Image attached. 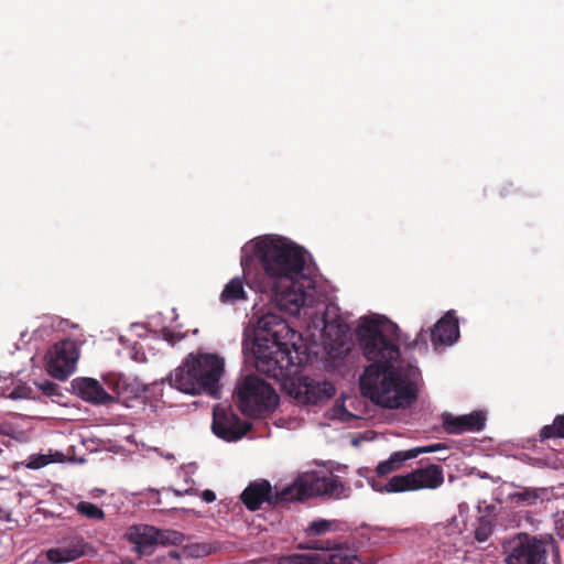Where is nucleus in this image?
<instances>
[{"label":"nucleus","mask_w":564,"mask_h":564,"mask_svg":"<svg viewBox=\"0 0 564 564\" xmlns=\"http://www.w3.org/2000/svg\"><path fill=\"white\" fill-rule=\"evenodd\" d=\"M202 499L207 502V503H210V502H214L216 500V495L213 490L210 489H206L202 492Z\"/></svg>","instance_id":"nucleus-37"},{"label":"nucleus","mask_w":564,"mask_h":564,"mask_svg":"<svg viewBox=\"0 0 564 564\" xmlns=\"http://www.w3.org/2000/svg\"><path fill=\"white\" fill-rule=\"evenodd\" d=\"M510 545V553L506 557L507 564H547L549 546H552L554 555L560 557L557 543L551 535L536 536L520 533Z\"/></svg>","instance_id":"nucleus-7"},{"label":"nucleus","mask_w":564,"mask_h":564,"mask_svg":"<svg viewBox=\"0 0 564 564\" xmlns=\"http://www.w3.org/2000/svg\"><path fill=\"white\" fill-rule=\"evenodd\" d=\"M39 389L48 397L58 395V386L52 381L43 380L37 384Z\"/></svg>","instance_id":"nucleus-30"},{"label":"nucleus","mask_w":564,"mask_h":564,"mask_svg":"<svg viewBox=\"0 0 564 564\" xmlns=\"http://www.w3.org/2000/svg\"><path fill=\"white\" fill-rule=\"evenodd\" d=\"M240 411L251 417L261 416L274 410L279 397L275 390L258 376H247L235 389Z\"/></svg>","instance_id":"nucleus-6"},{"label":"nucleus","mask_w":564,"mask_h":564,"mask_svg":"<svg viewBox=\"0 0 564 564\" xmlns=\"http://www.w3.org/2000/svg\"><path fill=\"white\" fill-rule=\"evenodd\" d=\"M75 509L80 516L90 520H104L106 516L101 508L88 501H79Z\"/></svg>","instance_id":"nucleus-22"},{"label":"nucleus","mask_w":564,"mask_h":564,"mask_svg":"<svg viewBox=\"0 0 564 564\" xmlns=\"http://www.w3.org/2000/svg\"><path fill=\"white\" fill-rule=\"evenodd\" d=\"M336 344L338 347L330 346L328 351L329 356L343 358L350 351V346L346 340L345 332H341V334L338 336Z\"/></svg>","instance_id":"nucleus-25"},{"label":"nucleus","mask_w":564,"mask_h":564,"mask_svg":"<svg viewBox=\"0 0 564 564\" xmlns=\"http://www.w3.org/2000/svg\"><path fill=\"white\" fill-rule=\"evenodd\" d=\"M40 459H41L40 463L33 462V463H31L29 465V467H31V468H40V467H42V466H44L46 464V462L44 460V457H41Z\"/></svg>","instance_id":"nucleus-38"},{"label":"nucleus","mask_w":564,"mask_h":564,"mask_svg":"<svg viewBox=\"0 0 564 564\" xmlns=\"http://www.w3.org/2000/svg\"><path fill=\"white\" fill-rule=\"evenodd\" d=\"M443 429L447 434L459 435L466 432L481 431L486 423V415L481 411L455 416L451 413L442 414Z\"/></svg>","instance_id":"nucleus-12"},{"label":"nucleus","mask_w":564,"mask_h":564,"mask_svg":"<svg viewBox=\"0 0 564 564\" xmlns=\"http://www.w3.org/2000/svg\"><path fill=\"white\" fill-rule=\"evenodd\" d=\"M459 338L458 319L454 311H448L431 329L430 339L434 347L453 345Z\"/></svg>","instance_id":"nucleus-14"},{"label":"nucleus","mask_w":564,"mask_h":564,"mask_svg":"<svg viewBox=\"0 0 564 564\" xmlns=\"http://www.w3.org/2000/svg\"><path fill=\"white\" fill-rule=\"evenodd\" d=\"M260 291H270L275 307L289 315H297L306 303V293L302 290L297 279L286 282L267 283L259 285Z\"/></svg>","instance_id":"nucleus-9"},{"label":"nucleus","mask_w":564,"mask_h":564,"mask_svg":"<svg viewBox=\"0 0 564 564\" xmlns=\"http://www.w3.org/2000/svg\"><path fill=\"white\" fill-rule=\"evenodd\" d=\"M541 440L564 437V414L557 415L552 425H545L540 432Z\"/></svg>","instance_id":"nucleus-23"},{"label":"nucleus","mask_w":564,"mask_h":564,"mask_svg":"<svg viewBox=\"0 0 564 564\" xmlns=\"http://www.w3.org/2000/svg\"><path fill=\"white\" fill-rule=\"evenodd\" d=\"M84 539L80 536H70L64 540L56 547L46 551V557L51 563L61 564L75 561L85 554Z\"/></svg>","instance_id":"nucleus-15"},{"label":"nucleus","mask_w":564,"mask_h":564,"mask_svg":"<svg viewBox=\"0 0 564 564\" xmlns=\"http://www.w3.org/2000/svg\"><path fill=\"white\" fill-rule=\"evenodd\" d=\"M491 534V530L487 525L479 527L475 530V539L478 542H485Z\"/></svg>","instance_id":"nucleus-34"},{"label":"nucleus","mask_w":564,"mask_h":564,"mask_svg":"<svg viewBox=\"0 0 564 564\" xmlns=\"http://www.w3.org/2000/svg\"><path fill=\"white\" fill-rule=\"evenodd\" d=\"M400 333L397 324L371 318H364L356 328L362 355L371 362L360 377V390L387 409L408 408L417 398L416 387L410 379L415 368L408 364L403 369L400 360Z\"/></svg>","instance_id":"nucleus-1"},{"label":"nucleus","mask_w":564,"mask_h":564,"mask_svg":"<svg viewBox=\"0 0 564 564\" xmlns=\"http://www.w3.org/2000/svg\"><path fill=\"white\" fill-rule=\"evenodd\" d=\"M301 335L293 330L281 316L268 313L258 322V343L256 347V367L259 372L276 381L290 379L301 365L302 359L292 356L297 352Z\"/></svg>","instance_id":"nucleus-2"},{"label":"nucleus","mask_w":564,"mask_h":564,"mask_svg":"<svg viewBox=\"0 0 564 564\" xmlns=\"http://www.w3.org/2000/svg\"><path fill=\"white\" fill-rule=\"evenodd\" d=\"M327 554L305 553V564H327Z\"/></svg>","instance_id":"nucleus-31"},{"label":"nucleus","mask_w":564,"mask_h":564,"mask_svg":"<svg viewBox=\"0 0 564 564\" xmlns=\"http://www.w3.org/2000/svg\"><path fill=\"white\" fill-rule=\"evenodd\" d=\"M518 497H519V499L521 501H524L528 505H532V503H534L538 500L539 495H538V492L535 490H528L527 489L523 492H520L518 495Z\"/></svg>","instance_id":"nucleus-33"},{"label":"nucleus","mask_w":564,"mask_h":564,"mask_svg":"<svg viewBox=\"0 0 564 564\" xmlns=\"http://www.w3.org/2000/svg\"><path fill=\"white\" fill-rule=\"evenodd\" d=\"M369 484L370 486L372 487V489L375 491H378V492H389L386 487H387V484L382 485L380 481H377L375 479H369Z\"/></svg>","instance_id":"nucleus-36"},{"label":"nucleus","mask_w":564,"mask_h":564,"mask_svg":"<svg viewBox=\"0 0 564 564\" xmlns=\"http://www.w3.org/2000/svg\"><path fill=\"white\" fill-rule=\"evenodd\" d=\"M151 492H152V494H154V495H156V496L159 495V491H158V490H151Z\"/></svg>","instance_id":"nucleus-39"},{"label":"nucleus","mask_w":564,"mask_h":564,"mask_svg":"<svg viewBox=\"0 0 564 564\" xmlns=\"http://www.w3.org/2000/svg\"><path fill=\"white\" fill-rule=\"evenodd\" d=\"M30 393H31V389L25 387V386H18L15 387L11 393L9 394V397L13 400L15 399H25V398H29L30 397Z\"/></svg>","instance_id":"nucleus-32"},{"label":"nucleus","mask_w":564,"mask_h":564,"mask_svg":"<svg viewBox=\"0 0 564 564\" xmlns=\"http://www.w3.org/2000/svg\"><path fill=\"white\" fill-rule=\"evenodd\" d=\"M163 338L171 345H174L177 340H180V337L169 329L163 330Z\"/></svg>","instance_id":"nucleus-35"},{"label":"nucleus","mask_w":564,"mask_h":564,"mask_svg":"<svg viewBox=\"0 0 564 564\" xmlns=\"http://www.w3.org/2000/svg\"><path fill=\"white\" fill-rule=\"evenodd\" d=\"M72 390L82 400L95 405H105L113 402L110 395L98 380L88 377L75 378L72 381Z\"/></svg>","instance_id":"nucleus-13"},{"label":"nucleus","mask_w":564,"mask_h":564,"mask_svg":"<svg viewBox=\"0 0 564 564\" xmlns=\"http://www.w3.org/2000/svg\"><path fill=\"white\" fill-rule=\"evenodd\" d=\"M224 368V359L215 354H191L167 380L181 392L192 395L204 393L217 398Z\"/></svg>","instance_id":"nucleus-5"},{"label":"nucleus","mask_w":564,"mask_h":564,"mask_svg":"<svg viewBox=\"0 0 564 564\" xmlns=\"http://www.w3.org/2000/svg\"><path fill=\"white\" fill-rule=\"evenodd\" d=\"M251 426L250 422L241 421L230 408L220 405L214 408L212 429L218 437L227 442L237 441L245 436Z\"/></svg>","instance_id":"nucleus-11"},{"label":"nucleus","mask_w":564,"mask_h":564,"mask_svg":"<svg viewBox=\"0 0 564 564\" xmlns=\"http://www.w3.org/2000/svg\"><path fill=\"white\" fill-rule=\"evenodd\" d=\"M184 540L185 535L178 531L156 528L155 545H181Z\"/></svg>","instance_id":"nucleus-21"},{"label":"nucleus","mask_w":564,"mask_h":564,"mask_svg":"<svg viewBox=\"0 0 564 564\" xmlns=\"http://www.w3.org/2000/svg\"><path fill=\"white\" fill-rule=\"evenodd\" d=\"M430 334H431V330L429 332V330L421 329L417 333L416 337L412 341L406 344V348L426 351Z\"/></svg>","instance_id":"nucleus-26"},{"label":"nucleus","mask_w":564,"mask_h":564,"mask_svg":"<svg viewBox=\"0 0 564 564\" xmlns=\"http://www.w3.org/2000/svg\"><path fill=\"white\" fill-rule=\"evenodd\" d=\"M330 545L329 541H311L307 543H299L297 550H328Z\"/></svg>","instance_id":"nucleus-28"},{"label":"nucleus","mask_w":564,"mask_h":564,"mask_svg":"<svg viewBox=\"0 0 564 564\" xmlns=\"http://www.w3.org/2000/svg\"><path fill=\"white\" fill-rule=\"evenodd\" d=\"M327 551H330V553L327 554V564H356V562L361 563L357 554L351 549L344 546L343 544L330 543Z\"/></svg>","instance_id":"nucleus-18"},{"label":"nucleus","mask_w":564,"mask_h":564,"mask_svg":"<svg viewBox=\"0 0 564 564\" xmlns=\"http://www.w3.org/2000/svg\"><path fill=\"white\" fill-rule=\"evenodd\" d=\"M156 528L148 524L130 527L124 536L134 545V551L139 555H150L155 546Z\"/></svg>","instance_id":"nucleus-16"},{"label":"nucleus","mask_w":564,"mask_h":564,"mask_svg":"<svg viewBox=\"0 0 564 564\" xmlns=\"http://www.w3.org/2000/svg\"><path fill=\"white\" fill-rule=\"evenodd\" d=\"M336 389L329 381H315L304 377L299 387V393L304 395V401L311 404H317L329 400L335 395Z\"/></svg>","instance_id":"nucleus-17"},{"label":"nucleus","mask_w":564,"mask_h":564,"mask_svg":"<svg viewBox=\"0 0 564 564\" xmlns=\"http://www.w3.org/2000/svg\"><path fill=\"white\" fill-rule=\"evenodd\" d=\"M412 459L410 451H398L390 455L387 460L378 464L376 471L379 476H387L402 467V465Z\"/></svg>","instance_id":"nucleus-19"},{"label":"nucleus","mask_w":564,"mask_h":564,"mask_svg":"<svg viewBox=\"0 0 564 564\" xmlns=\"http://www.w3.org/2000/svg\"><path fill=\"white\" fill-rule=\"evenodd\" d=\"M240 264L243 276L250 279L254 260H258L262 276L259 285L286 282L303 275L304 249L283 237L263 236L251 241L241 250Z\"/></svg>","instance_id":"nucleus-3"},{"label":"nucleus","mask_w":564,"mask_h":564,"mask_svg":"<svg viewBox=\"0 0 564 564\" xmlns=\"http://www.w3.org/2000/svg\"><path fill=\"white\" fill-rule=\"evenodd\" d=\"M79 352L75 343L64 339L53 346L47 354L46 370L58 380H65L75 370Z\"/></svg>","instance_id":"nucleus-10"},{"label":"nucleus","mask_w":564,"mask_h":564,"mask_svg":"<svg viewBox=\"0 0 564 564\" xmlns=\"http://www.w3.org/2000/svg\"><path fill=\"white\" fill-rule=\"evenodd\" d=\"M247 293L245 291L243 281L240 278L231 279L224 288L220 293V301L223 303H235L240 300H245Z\"/></svg>","instance_id":"nucleus-20"},{"label":"nucleus","mask_w":564,"mask_h":564,"mask_svg":"<svg viewBox=\"0 0 564 564\" xmlns=\"http://www.w3.org/2000/svg\"><path fill=\"white\" fill-rule=\"evenodd\" d=\"M443 448H445V445L441 444V443H437V444L427 445V446L414 447V448H411L409 451H410L411 457L415 458L420 454L434 453V452H437V451L443 449Z\"/></svg>","instance_id":"nucleus-27"},{"label":"nucleus","mask_w":564,"mask_h":564,"mask_svg":"<svg viewBox=\"0 0 564 564\" xmlns=\"http://www.w3.org/2000/svg\"><path fill=\"white\" fill-rule=\"evenodd\" d=\"M444 482L443 468L431 464L406 475H397L387 481L389 492L413 491L419 489H436Z\"/></svg>","instance_id":"nucleus-8"},{"label":"nucleus","mask_w":564,"mask_h":564,"mask_svg":"<svg viewBox=\"0 0 564 564\" xmlns=\"http://www.w3.org/2000/svg\"><path fill=\"white\" fill-rule=\"evenodd\" d=\"M279 564H305V553L283 555L280 557Z\"/></svg>","instance_id":"nucleus-29"},{"label":"nucleus","mask_w":564,"mask_h":564,"mask_svg":"<svg viewBox=\"0 0 564 564\" xmlns=\"http://www.w3.org/2000/svg\"><path fill=\"white\" fill-rule=\"evenodd\" d=\"M334 529V521L326 519H317L310 523L304 530L306 536H319Z\"/></svg>","instance_id":"nucleus-24"},{"label":"nucleus","mask_w":564,"mask_h":564,"mask_svg":"<svg viewBox=\"0 0 564 564\" xmlns=\"http://www.w3.org/2000/svg\"><path fill=\"white\" fill-rule=\"evenodd\" d=\"M350 495V488L337 476L319 477L315 474L304 475L282 490H273L267 479H257L243 489L240 500L249 511L261 509L263 503L276 507L284 502L304 500L315 496L329 499H343Z\"/></svg>","instance_id":"nucleus-4"}]
</instances>
